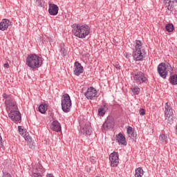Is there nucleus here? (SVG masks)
<instances>
[{"label": "nucleus", "mask_w": 177, "mask_h": 177, "mask_svg": "<svg viewBox=\"0 0 177 177\" xmlns=\"http://www.w3.org/2000/svg\"><path fill=\"white\" fill-rule=\"evenodd\" d=\"M5 104L10 110V113L8 114L9 118L14 121V122H19L21 121V114L19 111V108H17V104H16V102L15 100H6Z\"/></svg>", "instance_id": "f257e3e1"}, {"label": "nucleus", "mask_w": 177, "mask_h": 177, "mask_svg": "<svg viewBox=\"0 0 177 177\" xmlns=\"http://www.w3.org/2000/svg\"><path fill=\"white\" fill-rule=\"evenodd\" d=\"M72 32L73 34L77 37L78 38H85L87 35H89L90 28L88 26L82 25L79 26L77 24L72 25Z\"/></svg>", "instance_id": "f03ea898"}, {"label": "nucleus", "mask_w": 177, "mask_h": 177, "mask_svg": "<svg viewBox=\"0 0 177 177\" xmlns=\"http://www.w3.org/2000/svg\"><path fill=\"white\" fill-rule=\"evenodd\" d=\"M41 62V57L35 54H30L26 58V64L32 70H35V68H39L42 66V63H39Z\"/></svg>", "instance_id": "7ed1b4c3"}, {"label": "nucleus", "mask_w": 177, "mask_h": 177, "mask_svg": "<svg viewBox=\"0 0 177 177\" xmlns=\"http://www.w3.org/2000/svg\"><path fill=\"white\" fill-rule=\"evenodd\" d=\"M158 73L162 78H167L168 73H172V66L168 62L167 63H160L158 66Z\"/></svg>", "instance_id": "20e7f679"}, {"label": "nucleus", "mask_w": 177, "mask_h": 177, "mask_svg": "<svg viewBox=\"0 0 177 177\" xmlns=\"http://www.w3.org/2000/svg\"><path fill=\"white\" fill-rule=\"evenodd\" d=\"M142 41L140 40L136 41L135 50L133 53V57L134 60L136 62H140L143 60L145 55L142 53Z\"/></svg>", "instance_id": "39448f33"}, {"label": "nucleus", "mask_w": 177, "mask_h": 177, "mask_svg": "<svg viewBox=\"0 0 177 177\" xmlns=\"http://www.w3.org/2000/svg\"><path fill=\"white\" fill-rule=\"evenodd\" d=\"M62 109L64 113H69L71 110V98L68 94H64L62 97Z\"/></svg>", "instance_id": "423d86ee"}, {"label": "nucleus", "mask_w": 177, "mask_h": 177, "mask_svg": "<svg viewBox=\"0 0 177 177\" xmlns=\"http://www.w3.org/2000/svg\"><path fill=\"white\" fill-rule=\"evenodd\" d=\"M80 133L83 135L89 136L92 133V126L91 122L88 120H83L80 122Z\"/></svg>", "instance_id": "0eeeda50"}, {"label": "nucleus", "mask_w": 177, "mask_h": 177, "mask_svg": "<svg viewBox=\"0 0 177 177\" xmlns=\"http://www.w3.org/2000/svg\"><path fill=\"white\" fill-rule=\"evenodd\" d=\"M18 131L21 136L24 138L25 140L28 142L30 149H33V147H35V145H34V142H32V138L31 136H30V134L28 133H24V129L21 127H18Z\"/></svg>", "instance_id": "6e6552de"}, {"label": "nucleus", "mask_w": 177, "mask_h": 177, "mask_svg": "<svg viewBox=\"0 0 177 177\" xmlns=\"http://www.w3.org/2000/svg\"><path fill=\"white\" fill-rule=\"evenodd\" d=\"M84 96L88 100H93L95 97H97V91H96L95 88L91 86L87 89V91L84 93Z\"/></svg>", "instance_id": "1a4fd4ad"}, {"label": "nucleus", "mask_w": 177, "mask_h": 177, "mask_svg": "<svg viewBox=\"0 0 177 177\" xmlns=\"http://www.w3.org/2000/svg\"><path fill=\"white\" fill-rule=\"evenodd\" d=\"M102 128L104 131H109V129L114 128V118L111 116H108L102 125Z\"/></svg>", "instance_id": "9d476101"}, {"label": "nucleus", "mask_w": 177, "mask_h": 177, "mask_svg": "<svg viewBox=\"0 0 177 177\" xmlns=\"http://www.w3.org/2000/svg\"><path fill=\"white\" fill-rule=\"evenodd\" d=\"M109 160L111 167H117L120 162V158H118V153L113 152L109 155Z\"/></svg>", "instance_id": "9b49d317"}, {"label": "nucleus", "mask_w": 177, "mask_h": 177, "mask_svg": "<svg viewBox=\"0 0 177 177\" xmlns=\"http://www.w3.org/2000/svg\"><path fill=\"white\" fill-rule=\"evenodd\" d=\"M133 80L137 84H143L147 81V78L145 76L142 72H138L133 76Z\"/></svg>", "instance_id": "f8f14e48"}, {"label": "nucleus", "mask_w": 177, "mask_h": 177, "mask_svg": "<svg viewBox=\"0 0 177 177\" xmlns=\"http://www.w3.org/2000/svg\"><path fill=\"white\" fill-rule=\"evenodd\" d=\"M75 69H74V74L77 77L84 73V66L81 65V64L78 62H75Z\"/></svg>", "instance_id": "ddd939ff"}, {"label": "nucleus", "mask_w": 177, "mask_h": 177, "mask_svg": "<svg viewBox=\"0 0 177 177\" xmlns=\"http://www.w3.org/2000/svg\"><path fill=\"white\" fill-rule=\"evenodd\" d=\"M48 12L51 16H56L59 13V7L57 5L49 3Z\"/></svg>", "instance_id": "4468645a"}, {"label": "nucleus", "mask_w": 177, "mask_h": 177, "mask_svg": "<svg viewBox=\"0 0 177 177\" xmlns=\"http://www.w3.org/2000/svg\"><path fill=\"white\" fill-rule=\"evenodd\" d=\"M10 26H12V22L9 19H4L0 22V30L5 31V30H8V27Z\"/></svg>", "instance_id": "2eb2a0df"}, {"label": "nucleus", "mask_w": 177, "mask_h": 177, "mask_svg": "<svg viewBox=\"0 0 177 177\" xmlns=\"http://www.w3.org/2000/svg\"><path fill=\"white\" fill-rule=\"evenodd\" d=\"M171 115H174L172 107H171V105L168 102H167L165 105V116L169 117Z\"/></svg>", "instance_id": "dca6fc26"}, {"label": "nucleus", "mask_w": 177, "mask_h": 177, "mask_svg": "<svg viewBox=\"0 0 177 177\" xmlns=\"http://www.w3.org/2000/svg\"><path fill=\"white\" fill-rule=\"evenodd\" d=\"M51 129L55 132H60L62 131V125L57 120H54L51 124Z\"/></svg>", "instance_id": "f3484780"}, {"label": "nucleus", "mask_w": 177, "mask_h": 177, "mask_svg": "<svg viewBox=\"0 0 177 177\" xmlns=\"http://www.w3.org/2000/svg\"><path fill=\"white\" fill-rule=\"evenodd\" d=\"M116 140L120 143V145H123V146H127V140L125 138V136L120 133L119 134L116 135Z\"/></svg>", "instance_id": "a211bd4d"}, {"label": "nucleus", "mask_w": 177, "mask_h": 177, "mask_svg": "<svg viewBox=\"0 0 177 177\" xmlns=\"http://www.w3.org/2000/svg\"><path fill=\"white\" fill-rule=\"evenodd\" d=\"M127 133L129 135V138H131V139H132V138H136L137 136L135 129H133L131 127H129L127 128Z\"/></svg>", "instance_id": "6ab92c4d"}, {"label": "nucleus", "mask_w": 177, "mask_h": 177, "mask_svg": "<svg viewBox=\"0 0 177 177\" xmlns=\"http://www.w3.org/2000/svg\"><path fill=\"white\" fill-rule=\"evenodd\" d=\"M145 171L142 167L136 169L135 177H142Z\"/></svg>", "instance_id": "aec40b11"}, {"label": "nucleus", "mask_w": 177, "mask_h": 177, "mask_svg": "<svg viewBox=\"0 0 177 177\" xmlns=\"http://www.w3.org/2000/svg\"><path fill=\"white\" fill-rule=\"evenodd\" d=\"M131 90L132 93H133V95H139V93L140 92V88L139 87H138L137 86L131 87Z\"/></svg>", "instance_id": "412c9836"}, {"label": "nucleus", "mask_w": 177, "mask_h": 177, "mask_svg": "<svg viewBox=\"0 0 177 177\" xmlns=\"http://www.w3.org/2000/svg\"><path fill=\"white\" fill-rule=\"evenodd\" d=\"M166 30L168 32H172L174 31V24H167L165 26Z\"/></svg>", "instance_id": "4be33fe9"}, {"label": "nucleus", "mask_w": 177, "mask_h": 177, "mask_svg": "<svg viewBox=\"0 0 177 177\" xmlns=\"http://www.w3.org/2000/svg\"><path fill=\"white\" fill-rule=\"evenodd\" d=\"M170 82L172 85H177V75H173L171 76Z\"/></svg>", "instance_id": "5701e85b"}, {"label": "nucleus", "mask_w": 177, "mask_h": 177, "mask_svg": "<svg viewBox=\"0 0 177 177\" xmlns=\"http://www.w3.org/2000/svg\"><path fill=\"white\" fill-rule=\"evenodd\" d=\"M165 118L166 120H167L168 124H170V125H171V124H174V120H175L174 115H171L170 116H166Z\"/></svg>", "instance_id": "b1692460"}, {"label": "nucleus", "mask_w": 177, "mask_h": 177, "mask_svg": "<svg viewBox=\"0 0 177 177\" xmlns=\"http://www.w3.org/2000/svg\"><path fill=\"white\" fill-rule=\"evenodd\" d=\"M106 114V109H104V107H101L98 109V115H100L101 117H103Z\"/></svg>", "instance_id": "393cba45"}, {"label": "nucleus", "mask_w": 177, "mask_h": 177, "mask_svg": "<svg viewBox=\"0 0 177 177\" xmlns=\"http://www.w3.org/2000/svg\"><path fill=\"white\" fill-rule=\"evenodd\" d=\"M39 113H41V114L45 113V112L46 111L45 105L44 104H41V105H39Z\"/></svg>", "instance_id": "a878e982"}, {"label": "nucleus", "mask_w": 177, "mask_h": 177, "mask_svg": "<svg viewBox=\"0 0 177 177\" xmlns=\"http://www.w3.org/2000/svg\"><path fill=\"white\" fill-rule=\"evenodd\" d=\"M3 97L4 99H7L6 100H15V99H13V97H12V96L8 95L6 93L3 94Z\"/></svg>", "instance_id": "bb28decb"}, {"label": "nucleus", "mask_w": 177, "mask_h": 177, "mask_svg": "<svg viewBox=\"0 0 177 177\" xmlns=\"http://www.w3.org/2000/svg\"><path fill=\"white\" fill-rule=\"evenodd\" d=\"M159 139L161 142H167V136L165 134H160Z\"/></svg>", "instance_id": "cd10ccee"}, {"label": "nucleus", "mask_w": 177, "mask_h": 177, "mask_svg": "<svg viewBox=\"0 0 177 177\" xmlns=\"http://www.w3.org/2000/svg\"><path fill=\"white\" fill-rule=\"evenodd\" d=\"M36 5L42 8V5H44V0H36Z\"/></svg>", "instance_id": "c85d7f7f"}, {"label": "nucleus", "mask_w": 177, "mask_h": 177, "mask_svg": "<svg viewBox=\"0 0 177 177\" xmlns=\"http://www.w3.org/2000/svg\"><path fill=\"white\" fill-rule=\"evenodd\" d=\"M61 53L62 55H63L64 56H66V55L67 54V51L66 50V48H64V47H62L61 48Z\"/></svg>", "instance_id": "c756f323"}, {"label": "nucleus", "mask_w": 177, "mask_h": 177, "mask_svg": "<svg viewBox=\"0 0 177 177\" xmlns=\"http://www.w3.org/2000/svg\"><path fill=\"white\" fill-rule=\"evenodd\" d=\"M146 114V111L143 109H140V115H145Z\"/></svg>", "instance_id": "7c9ffc66"}, {"label": "nucleus", "mask_w": 177, "mask_h": 177, "mask_svg": "<svg viewBox=\"0 0 177 177\" xmlns=\"http://www.w3.org/2000/svg\"><path fill=\"white\" fill-rule=\"evenodd\" d=\"M32 177H42V176L39 173H35L32 175Z\"/></svg>", "instance_id": "2f4dec72"}, {"label": "nucleus", "mask_w": 177, "mask_h": 177, "mask_svg": "<svg viewBox=\"0 0 177 177\" xmlns=\"http://www.w3.org/2000/svg\"><path fill=\"white\" fill-rule=\"evenodd\" d=\"M96 158H95L94 156H91L90 157V161L91 162H93L95 161Z\"/></svg>", "instance_id": "473e14b6"}, {"label": "nucleus", "mask_w": 177, "mask_h": 177, "mask_svg": "<svg viewBox=\"0 0 177 177\" xmlns=\"http://www.w3.org/2000/svg\"><path fill=\"white\" fill-rule=\"evenodd\" d=\"M3 67H5V68H9V64L8 63L4 64Z\"/></svg>", "instance_id": "72a5a7b5"}, {"label": "nucleus", "mask_w": 177, "mask_h": 177, "mask_svg": "<svg viewBox=\"0 0 177 177\" xmlns=\"http://www.w3.org/2000/svg\"><path fill=\"white\" fill-rule=\"evenodd\" d=\"M115 68H117L118 70H120V65L119 64H115Z\"/></svg>", "instance_id": "f704fd0d"}, {"label": "nucleus", "mask_w": 177, "mask_h": 177, "mask_svg": "<svg viewBox=\"0 0 177 177\" xmlns=\"http://www.w3.org/2000/svg\"><path fill=\"white\" fill-rule=\"evenodd\" d=\"M36 169L37 171H41V169H42V166H39V169L37 167Z\"/></svg>", "instance_id": "c9c22d12"}, {"label": "nucleus", "mask_w": 177, "mask_h": 177, "mask_svg": "<svg viewBox=\"0 0 177 177\" xmlns=\"http://www.w3.org/2000/svg\"><path fill=\"white\" fill-rule=\"evenodd\" d=\"M46 177H55L53 174H47Z\"/></svg>", "instance_id": "e433bc0d"}]
</instances>
